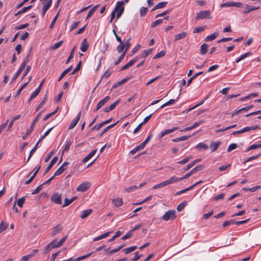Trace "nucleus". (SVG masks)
I'll return each instance as SVG.
<instances>
[{"label": "nucleus", "mask_w": 261, "mask_h": 261, "mask_svg": "<svg viewBox=\"0 0 261 261\" xmlns=\"http://www.w3.org/2000/svg\"><path fill=\"white\" fill-rule=\"evenodd\" d=\"M138 189H139V187H138L136 186H132L130 187H129V188H125L124 190V191L125 192L130 193V192L135 191L137 190Z\"/></svg>", "instance_id": "nucleus-33"}, {"label": "nucleus", "mask_w": 261, "mask_h": 261, "mask_svg": "<svg viewBox=\"0 0 261 261\" xmlns=\"http://www.w3.org/2000/svg\"><path fill=\"white\" fill-rule=\"evenodd\" d=\"M63 41H60L59 42L55 43L51 47V49H53V50H55V49H56L58 48L59 47H60L62 45V44H63Z\"/></svg>", "instance_id": "nucleus-57"}, {"label": "nucleus", "mask_w": 261, "mask_h": 261, "mask_svg": "<svg viewBox=\"0 0 261 261\" xmlns=\"http://www.w3.org/2000/svg\"><path fill=\"white\" fill-rule=\"evenodd\" d=\"M218 35H219L218 33L215 32L213 34H211V35L207 36L205 39V41H212V40H214L218 36Z\"/></svg>", "instance_id": "nucleus-24"}, {"label": "nucleus", "mask_w": 261, "mask_h": 261, "mask_svg": "<svg viewBox=\"0 0 261 261\" xmlns=\"http://www.w3.org/2000/svg\"><path fill=\"white\" fill-rule=\"evenodd\" d=\"M176 218L175 212L174 210L167 211L162 217V219L165 221L169 220H174Z\"/></svg>", "instance_id": "nucleus-4"}, {"label": "nucleus", "mask_w": 261, "mask_h": 261, "mask_svg": "<svg viewBox=\"0 0 261 261\" xmlns=\"http://www.w3.org/2000/svg\"><path fill=\"white\" fill-rule=\"evenodd\" d=\"M167 2H160L156 6H155L152 10L153 11L158 9L164 8L167 5Z\"/></svg>", "instance_id": "nucleus-30"}, {"label": "nucleus", "mask_w": 261, "mask_h": 261, "mask_svg": "<svg viewBox=\"0 0 261 261\" xmlns=\"http://www.w3.org/2000/svg\"><path fill=\"white\" fill-rule=\"evenodd\" d=\"M134 64V61H130L128 63L125 64L121 67V70H125L132 66Z\"/></svg>", "instance_id": "nucleus-46"}, {"label": "nucleus", "mask_w": 261, "mask_h": 261, "mask_svg": "<svg viewBox=\"0 0 261 261\" xmlns=\"http://www.w3.org/2000/svg\"><path fill=\"white\" fill-rule=\"evenodd\" d=\"M52 128H53V127H51L50 128L48 129L47 131H46L45 133L43 134V135L41 136L40 138L39 139V140L38 142H39V143L44 138H45L46 137V136H47L49 134V133H50V132L52 129Z\"/></svg>", "instance_id": "nucleus-52"}, {"label": "nucleus", "mask_w": 261, "mask_h": 261, "mask_svg": "<svg viewBox=\"0 0 261 261\" xmlns=\"http://www.w3.org/2000/svg\"><path fill=\"white\" fill-rule=\"evenodd\" d=\"M62 229V227L61 225L59 224L53 228V231L51 232V236H55L57 234L60 233Z\"/></svg>", "instance_id": "nucleus-15"}, {"label": "nucleus", "mask_w": 261, "mask_h": 261, "mask_svg": "<svg viewBox=\"0 0 261 261\" xmlns=\"http://www.w3.org/2000/svg\"><path fill=\"white\" fill-rule=\"evenodd\" d=\"M205 29V27H200L196 28L193 31L194 33H198L203 31Z\"/></svg>", "instance_id": "nucleus-58"}, {"label": "nucleus", "mask_w": 261, "mask_h": 261, "mask_svg": "<svg viewBox=\"0 0 261 261\" xmlns=\"http://www.w3.org/2000/svg\"><path fill=\"white\" fill-rule=\"evenodd\" d=\"M203 123H204L203 120H200L198 122H195L192 126L185 128L184 129L181 130V132H186L193 129L194 128L198 126L200 124H202Z\"/></svg>", "instance_id": "nucleus-12"}, {"label": "nucleus", "mask_w": 261, "mask_h": 261, "mask_svg": "<svg viewBox=\"0 0 261 261\" xmlns=\"http://www.w3.org/2000/svg\"><path fill=\"white\" fill-rule=\"evenodd\" d=\"M31 258V255L29 254L22 256L20 261H28Z\"/></svg>", "instance_id": "nucleus-64"}, {"label": "nucleus", "mask_w": 261, "mask_h": 261, "mask_svg": "<svg viewBox=\"0 0 261 261\" xmlns=\"http://www.w3.org/2000/svg\"><path fill=\"white\" fill-rule=\"evenodd\" d=\"M166 186L165 181H164L159 184H157L153 187V189H156Z\"/></svg>", "instance_id": "nucleus-49"}, {"label": "nucleus", "mask_w": 261, "mask_h": 261, "mask_svg": "<svg viewBox=\"0 0 261 261\" xmlns=\"http://www.w3.org/2000/svg\"><path fill=\"white\" fill-rule=\"evenodd\" d=\"M208 146L206 144L203 143H199L195 147L196 149H208Z\"/></svg>", "instance_id": "nucleus-31"}, {"label": "nucleus", "mask_w": 261, "mask_h": 261, "mask_svg": "<svg viewBox=\"0 0 261 261\" xmlns=\"http://www.w3.org/2000/svg\"><path fill=\"white\" fill-rule=\"evenodd\" d=\"M137 248V246H133L124 249L123 250V251H124L125 254H128V253L134 251Z\"/></svg>", "instance_id": "nucleus-36"}, {"label": "nucleus", "mask_w": 261, "mask_h": 261, "mask_svg": "<svg viewBox=\"0 0 261 261\" xmlns=\"http://www.w3.org/2000/svg\"><path fill=\"white\" fill-rule=\"evenodd\" d=\"M25 196H24L22 198L18 199V200L17 201V205L19 207H21L22 206L23 203L25 202Z\"/></svg>", "instance_id": "nucleus-42"}, {"label": "nucleus", "mask_w": 261, "mask_h": 261, "mask_svg": "<svg viewBox=\"0 0 261 261\" xmlns=\"http://www.w3.org/2000/svg\"><path fill=\"white\" fill-rule=\"evenodd\" d=\"M110 97L109 96H106L103 99L101 100L97 105L96 109L95 111H98L101 108L103 105H105L109 100Z\"/></svg>", "instance_id": "nucleus-11"}, {"label": "nucleus", "mask_w": 261, "mask_h": 261, "mask_svg": "<svg viewBox=\"0 0 261 261\" xmlns=\"http://www.w3.org/2000/svg\"><path fill=\"white\" fill-rule=\"evenodd\" d=\"M116 124H117V122L115 123H113V124H112L108 126L106 128H105L102 130V132L101 133V136L103 134H105L107 131H108L111 128L114 127L116 125Z\"/></svg>", "instance_id": "nucleus-47"}, {"label": "nucleus", "mask_w": 261, "mask_h": 261, "mask_svg": "<svg viewBox=\"0 0 261 261\" xmlns=\"http://www.w3.org/2000/svg\"><path fill=\"white\" fill-rule=\"evenodd\" d=\"M51 200L56 204H61L62 203V194L58 193H54L51 197Z\"/></svg>", "instance_id": "nucleus-8"}, {"label": "nucleus", "mask_w": 261, "mask_h": 261, "mask_svg": "<svg viewBox=\"0 0 261 261\" xmlns=\"http://www.w3.org/2000/svg\"><path fill=\"white\" fill-rule=\"evenodd\" d=\"M250 54H251L250 52H247L244 54L242 55L237 60H236V62L239 63L242 60L248 57Z\"/></svg>", "instance_id": "nucleus-32"}, {"label": "nucleus", "mask_w": 261, "mask_h": 261, "mask_svg": "<svg viewBox=\"0 0 261 261\" xmlns=\"http://www.w3.org/2000/svg\"><path fill=\"white\" fill-rule=\"evenodd\" d=\"M172 132H171L170 129H166V130H164L163 131H162L159 135V139H161L162 138H163L164 136H165V135H168L170 133H171Z\"/></svg>", "instance_id": "nucleus-37"}, {"label": "nucleus", "mask_w": 261, "mask_h": 261, "mask_svg": "<svg viewBox=\"0 0 261 261\" xmlns=\"http://www.w3.org/2000/svg\"><path fill=\"white\" fill-rule=\"evenodd\" d=\"M191 159H192V156H187L186 158H185L183 160H181L180 161H179L178 162V163L180 164H185L187 163L188 162H189V161Z\"/></svg>", "instance_id": "nucleus-55"}, {"label": "nucleus", "mask_w": 261, "mask_h": 261, "mask_svg": "<svg viewBox=\"0 0 261 261\" xmlns=\"http://www.w3.org/2000/svg\"><path fill=\"white\" fill-rule=\"evenodd\" d=\"M42 111L38 114L37 117L34 119L33 121L30 128L27 130V133L24 135L22 136L23 140H25L28 136L31 134L33 130L34 129L36 122L39 120V117L41 116Z\"/></svg>", "instance_id": "nucleus-2"}, {"label": "nucleus", "mask_w": 261, "mask_h": 261, "mask_svg": "<svg viewBox=\"0 0 261 261\" xmlns=\"http://www.w3.org/2000/svg\"><path fill=\"white\" fill-rule=\"evenodd\" d=\"M77 199L76 196L73 197L71 199H68V198H66L65 199V202L63 205V207H66L70 204L72 202H73L75 199Z\"/></svg>", "instance_id": "nucleus-21"}, {"label": "nucleus", "mask_w": 261, "mask_h": 261, "mask_svg": "<svg viewBox=\"0 0 261 261\" xmlns=\"http://www.w3.org/2000/svg\"><path fill=\"white\" fill-rule=\"evenodd\" d=\"M23 66V65H20V66L19 67V68L18 69V70L17 71V72L15 73V74L13 76L12 79V81H15L18 77V76L20 74V73H21V72L24 68V67Z\"/></svg>", "instance_id": "nucleus-23"}, {"label": "nucleus", "mask_w": 261, "mask_h": 261, "mask_svg": "<svg viewBox=\"0 0 261 261\" xmlns=\"http://www.w3.org/2000/svg\"><path fill=\"white\" fill-rule=\"evenodd\" d=\"M129 40H130V39L127 40L125 42V43H123V45L125 48L124 51H126V52L127 51V50L128 49V48L130 47V46L131 45L130 43H129Z\"/></svg>", "instance_id": "nucleus-48"}, {"label": "nucleus", "mask_w": 261, "mask_h": 261, "mask_svg": "<svg viewBox=\"0 0 261 261\" xmlns=\"http://www.w3.org/2000/svg\"><path fill=\"white\" fill-rule=\"evenodd\" d=\"M92 212V210L91 209H88L86 210L83 211L81 212V218L82 219H85L88 216H89Z\"/></svg>", "instance_id": "nucleus-18"}, {"label": "nucleus", "mask_w": 261, "mask_h": 261, "mask_svg": "<svg viewBox=\"0 0 261 261\" xmlns=\"http://www.w3.org/2000/svg\"><path fill=\"white\" fill-rule=\"evenodd\" d=\"M201 159H196L194 160L193 162H191L190 164H189L186 167L185 169V170H188L191 168H192L193 166H194L196 164L198 163V162H200Z\"/></svg>", "instance_id": "nucleus-25"}, {"label": "nucleus", "mask_w": 261, "mask_h": 261, "mask_svg": "<svg viewBox=\"0 0 261 261\" xmlns=\"http://www.w3.org/2000/svg\"><path fill=\"white\" fill-rule=\"evenodd\" d=\"M234 2H228L222 4L221 5V7H233Z\"/></svg>", "instance_id": "nucleus-50"}, {"label": "nucleus", "mask_w": 261, "mask_h": 261, "mask_svg": "<svg viewBox=\"0 0 261 261\" xmlns=\"http://www.w3.org/2000/svg\"><path fill=\"white\" fill-rule=\"evenodd\" d=\"M40 88H37L36 89V90L31 94V99H32L33 98H34L35 97H36L38 95V94L40 93Z\"/></svg>", "instance_id": "nucleus-45"}, {"label": "nucleus", "mask_w": 261, "mask_h": 261, "mask_svg": "<svg viewBox=\"0 0 261 261\" xmlns=\"http://www.w3.org/2000/svg\"><path fill=\"white\" fill-rule=\"evenodd\" d=\"M187 202L184 201L181 203H180L177 207V210L178 212L181 211L186 206Z\"/></svg>", "instance_id": "nucleus-43"}, {"label": "nucleus", "mask_w": 261, "mask_h": 261, "mask_svg": "<svg viewBox=\"0 0 261 261\" xmlns=\"http://www.w3.org/2000/svg\"><path fill=\"white\" fill-rule=\"evenodd\" d=\"M152 50H153L152 48H150L147 50H143L142 54L141 55L142 57L143 58H146L148 55H149L152 53Z\"/></svg>", "instance_id": "nucleus-38"}, {"label": "nucleus", "mask_w": 261, "mask_h": 261, "mask_svg": "<svg viewBox=\"0 0 261 261\" xmlns=\"http://www.w3.org/2000/svg\"><path fill=\"white\" fill-rule=\"evenodd\" d=\"M220 142H212L210 144V148L212 151H215L220 144Z\"/></svg>", "instance_id": "nucleus-22"}, {"label": "nucleus", "mask_w": 261, "mask_h": 261, "mask_svg": "<svg viewBox=\"0 0 261 261\" xmlns=\"http://www.w3.org/2000/svg\"><path fill=\"white\" fill-rule=\"evenodd\" d=\"M124 3L123 2H118L117 3L114 10L111 13V18L109 21L110 23H111L113 20L115 18L116 13H117V19L120 17L124 11Z\"/></svg>", "instance_id": "nucleus-1"}, {"label": "nucleus", "mask_w": 261, "mask_h": 261, "mask_svg": "<svg viewBox=\"0 0 261 261\" xmlns=\"http://www.w3.org/2000/svg\"><path fill=\"white\" fill-rule=\"evenodd\" d=\"M260 155H261V154H257L256 155L250 156V157L248 158V159H247L245 161H244V163H246L249 162L252 160H255V159H257Z\"/></svg>", "instance_id": "nucleus-53"}, {"label": "nucleus", "mask_w": 261, "mask_h": 261, "mask_svg": "<svg viewBox=\"0 0 261 261\" xmlns=\"http://www.w3.org/2000/svg\"><path fill=\"white\" fill-rule=\"evenodd\" d=\"M88 46V43L87 42L86 39H85L82 43L80 49L83 52H85L87 51Z\"/></svg>", "instance_id": "nucleus-19"}, {"label": "nucleus", "mask_w": 261, "mask_h": 261, "mask_svg": "<svg viewBox=\"0 0 261 261\" xmlns=\"http://www.w3.org/2000/svg\"><path fill=\"white\" fill-rule=\"evenodd\" d=\"M260 147H261V141L258 143L253 144L250 145V146H249L248 148L246 149V151H249L250 150L255 149H257L258 148H260Z\"/></svg>", "instance_id": "nucleus-26"}, {"label": "nucleus", "mask_w": 261, "mask_h": 261, "mask_svg": "<svg viewBox=\"0 0 261 261\" xmlns=\"http://www.w3.org/2000/svg\"><path fill=\"white\" fill-rule=\"evenodd\" d=\"M182 180V178L181 177H177L175 176H172L169 179L165 180V182L166 184V186H168L170 184H172L173 183L177 182L178 181H181Z\"/></svg>", "instance_id": "nucleus-10"}, {"label": "nucleus", "mask_w": 261, "mask_h": 261, "mask_svg": "<svg viewBox=\"0 0 261 261\" xmlns=\"http://www.w3.org/2000/svg\"><path fill=\"white\" fill-rule=\"evenodd\" d=\"M126 55V51H124L122 55L120 56V57L118 59V60L115 62V65H118L124 58Z\"/></svg>", "instance_id": "nucleus-44"}, {"label": "nucleus", "mask_w": 261, "mask_h": 261, "mask_svg": "<svg viewBox=\"0 0 261 261\" xmlns=\"http://www.w3.org/2000/svg\"><path fill=\"white\" fill-rule=\"evenodd\" d=\"M98 6H99L98 5L95 6L89 11L87 16V18H89L93 15V14L94 13V12L96 10V9L98 7Z\"/></svg>", "instance_id": "nucleus-35"}, {"label": "nucleus", "mask_w": 261, "mask_h": 261, "mask_svg": "<svg viewBox=\"0 0 261 261\" xmlns=\"http://www.w3.org/2000/svg\"><path fill=\"white\" fill-rule=\"evenodd\" d=\"M69 163L67 162H64L61 166L55 172L54 176H58L61 174L67 168V166Z\"/></svg>", "instance_id": "nucleus-9"}, {"label": "nucleus", "mask_w": 261, "mask_h": 261, "mask_svg": "<svg viewBox=\"0 0 261 261\" xmlns=\"http://www.w3.org/2000/svg\"><path fill=\"white\" fill-rule=\"evenodd\" d=\"M91 184L89 182L85 181L80 185L76 189L77 191L84 192L87 191L90 187Z\"/></svg>", "instance_id": "nucleus-6"}, {"label": "nucleus", "mask_w": 261, "mask_h": 261, "mask_svg": "<svg viewBox=\"0 0 261 261\" xmlns=\"http://www.w3.org/2000/svg\"><path fill=\"white\" fill-rule=\"evenodd\" d=\"M204 166L203 165H199L195 167L192 170H191L189 172L185 175L184 176L181 177L182 179H186L190 177L192 174L196 173L198 171H199L204 168Z\"/></svg>", "instance_id": "nucleus-5"}, {"label": "nucleus", "mask_w": 261, "mask_h": 261, "mask_svg": "<svg viewBox=\"0 0 261 261\" xmlns=\"http://www.w3.org/2000/svg\"><path fill=\"white\" fill-rule=\"evenodd\" d=\"M97 151L96 149L93 150L88 155H87L86 157H85L83 160L82 162L83 163H86L88 162L90 159H91L96 153Z\"/></svg>", "instance_id": "nucleus-16"}, {"label": "nucleus", "mask_w": 261, "mask_h": 261, "mask_svg": "<svg viewBox=\"0 0 261 261\" xmlns=\"http://www.w3.org/2000/svg\"><path fill=\"white\" fill-rule=\"evenodd\" d=\"M259 8V7H252L249 5H247L246 7V10L244 11V13L246 14L249 13V12L255 10H257Z\"/></svg>", "instance_id": "nucleus-28"}, {"label": "nucleus", "mask_w": 261, "mask_h": 261, "mask_svg": "<svg viewBox=\"0 0 261 261\" xmlns=\"http://www.w3.org/2000/svg\"><path fill=\"white\" fill-rule=\"evenodd\" d=\"M80 118H81V112H80L77 114V115L76 116V118L70 124V125L69 126V129H71L73 128L76 126V125L77 124V123L79 121V120L80 119Z\"/></svg>", "instance_id": "nucleus-13"}, {"label": "nucleus", "mask_w": 261, "mask_h": 261, "mask_svg": "<svg viewBox=\"0 0 261 261\" xmlns=\"http://www.w3.org/2000/svg\"><path fill=\"white\" fill-rule=\"evenodd\" d=\"M72 66H71L69 67V68H68L67 69H66V70H65L60 75V76L58 79V81H61L68 72H69L70 71L71 69H72Z\"/></svg>", "instance_id": "nucleus-29"}, {"label": "nucleus", "mask_w": 261, "mask_h": 261, "mask_svg": "<svg viewBox=\"0 0 261 261\" xmlns=\"http://www.w3.org/2000/svg\"><path fill=\"white\" fill-rule=\"evenodd\" d=\"M8 225L2 221L0 224V233L7 228Z\"/></svg>", "instance_id": "nucleus-51"}, {"label": "nucleus", "mask_w": 261, "mask_h": 261, "mask_svg": "<svg viewBox=\"0 0 261 261\" xmlns=\"http://www.w3.org/2000/svg\"><path fill=\"white\" fill-rule=\"evenodd\" d=\"M148 10L147 8L141 7L140 10V13L141 16H144L147 13Z\"/></svg>", "instance_id": "nucleus-54"}, {"label": "nucleus", "mask_w": 261, "mask_h": 261, "mask_svg": "<svg viewBox=\"0 0 261 261\" xmlns=\"http://www.w3.org/2000/svg\"><path fill=\"white\" fill-rule=\"evenodd\" d=\"M175 100L171 99L168 101L167 102H166V103H165L164 104H163V105H162L160 107V109H162L168 106L173 105L175 103Z\"/></svg>", "instance_id": "nucleus-39"}, {"label": "nucleus", "mask_w": 261, "mask_h": 261, "mask_svg": "<svg viewBox=\"0 0 261 261\" xmlns=\"http://www.w3.org/2000/svg\"><path fill=\"white\" fill-rule=\"evenodd\" d=\"M58 110V108H57L53 112L46 115L43 118V120L45 121L48 119L50 116L54 115Z\"/></svg>", "instance_id": "nucleus-56"}, {"label": "nucleus", "mask_w": 261, "mask_h": 261, "mask_svg": "<svg viewBox=\"0 0 261 261\" xmlns=\"http://www.w3.org/2000/svg\"><path fill=\"white\" fill-rule=\"evenodd\" d=\"M42 189V185H39L38 187H37V188L32 192L33 195H35L38 193Z\"/></svg>", "instance_id": "nucleus-62"}, {"label": "nucleus", "mask_w": 261, "mask_h": 261, "mask_svg": "<svg viewBox=\"0 0 261 261\" xmlns=\"http://www.w3.org/2000/svg\"><path fill=\"white\" fill-rule=\"evenodd\" d=\"M58 160V158L57 156L54 157L52 160L49 163V164L47 167V168L45 169V173L48 172L50 169L52 168V167L55 164V163L57 162Z\"/></svg>", "instance_id": "nucleus-17"}, {"label": "nucleus", "mask_w": 261, "mask_h": 261, "mask_svg": "<svg viewBox=\"0 0 261 261\" xmlns=\"http://www.w3.org/2000/svg\"><path fill=\"white\" fill-rule=\"evenodd\" d=\"M112 201L114 206L117 207L121 206L123 203L122 198H114Z\"/></svg>", "instance_id": "nucleus-14"}, {"label": "nucleus", "mask_w": 261, "mask_h": 261, "mask_svg": "<svg viewBox=\"0 0 261 261\" xmlns=\"http://www.w3.org/2000/svg\"><path fill=\"white\" fill-rule=\"evenodd\" d=\"M165 55V52L164 51L162 50L160 53H158L155 55V56L154 57V59H158L161 58L163 56H164Z\"/></svg>", "instance_id": "nucleus-59"}, {"label": "nucleus", "mask_w": 261, "mask_h": 261, "mask_svg": "<svg viewBox=\"0 0 261 261\" xmlns=\"http://www.w3.org/2000/svg\"><path fill=\"white\" fill-rule=\"evenodd\" d=\"M32 6L24 7L21 10H19L17 13L15 14V16H18V15L24 13L30 10L32 8Z\"/></svg>", "instance_id": "nucleus-34"}, {"label": "nucleus", "mask_w": 261, "mask_h": 261, "mask_svg": "<svg viewBox=\"0 0 261 261\" xmlns=\"http://www.w3.org/2000/svg\"><path fill=\"white\" fill-rule=\"evenodd\" d=\"M208 46L207 44H203L200 47V54L201 55H205L208 50Z\"/></svg>", "instance_id": "nucleus-27"}, {"label": "nucleus", "mask_w": 261, "mask_h": 261, "mask_svg": "<svg viewBox=\"0 0 261 261\" xmlns=\"http://www.w3.org/2000/svg\"><path fill=\"white\" fill-rule=\"evenodd\" d=\"M187 36V32H182L181 33L176 34L174 37V41H176L180 39L185 38Z\"/></svg>", "instance_id": "nucleus-20"}, {"label": "nucleus", "mask_w": 261, "mask_h": 261, "mask_svg": "<svg viewBox=\"0 0 261 261\" xmlns=\"http://www.w3.org/2000/svg\"><path fill=\"white\" fill-rule=\"evenodd\" d=\"M237 147V145L236 143H232V144H231L227 148V151L228 152H230L231 151V150L236 149Z\"/></svg>", "instance_id": "nucleus-63"}, {"label": "nucleus", "mask_w": 261, "mask_h": 261, "mask_svg": "<svg viewBox=\"0 0 261 261\" xmlns=\"http://www.w3.org/2000/svg\"><path fill=\"white\" fill-rule=\"evenodd\" d=\"M75 48H76V46H74L72 50H71L66 62V64H68L70 61L73 58V56H74V52L75 51Z\"/></svg>", "instance_id": "nucleus-41"}, {"label": "nucleus", "mask_w": 261, "mask_h": 261, "mask_svg": "<svg viewBox=\"0 0 261 261\" xmlns=\"http://www.w3.org/2000/svg\"><path fill=\"white\" fill-rule=\"evenodd\" d=\"M211 13L210 10L207 11H201L196 14V19H211Z\"/></svg>", "instance_id": "nucleus-3"}, {"label": "nucleus", "mask_w": 261, "mask_h": 261, "mask_svg": "<svg viewBox=\"0 0 261 261\" xmlns=\"http://www.w3.org/2000/svg\"><path fill=\"white\" fill-rule=\"evenodd\" d=\"M42 2V3L44 4L43 8L42 9V16H44L47 10L51 6L52 4L51 0H40Z\"/></svg>", "instance_id": "nucleus-7"}, {"label": "nucleus", "mask_w": 261, "mask_h": 261, "mask_svg": "<svg viewBox=\"0 0 261 261\" xmlns=\"http://www.w3.org/2000/svg\"><path fill=\"white\" fill-rule=\"evenodd\" d=\"M53 243H50L48 245H47L44 248L45 252L46 253L48 252L50 250L53 249Z\"/></svg>", "instance_id": "nucleus-60"}, {"label": "nucleus", "mask_w": 261, "mask_h": 261, "mask_svg": "<svg viewBox=\"0 0 261 261\" xmlns=\"http://www.w3.org/2000/svg\"><path fill=\"white\" fill-rule=\"evenodd\" d=\"M124 246V245L120 246L118 247L117 248L113 249V250H111L110 251L108 252L107 253V254L111 255L113 253H115L119 251V250H120Z\"/></svg>", "instance_id": "nucleus-40"}, {"label": "nucleus", "mask_w": 261, "mask_h": 261, "mask_svg": "<svg viewBox=\"0 0 261 261\" xmlns=\"http://www.w3.org/2000/svg\"><path fill=\"white\" fill-rule=\"evenodd\" d=\"M163 22V19H160L155 20L151 24V27L153 28L156 27V25L161 24Z\"/></svg>", "instance_id": "nucleus-61"}]
</instances>
